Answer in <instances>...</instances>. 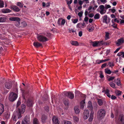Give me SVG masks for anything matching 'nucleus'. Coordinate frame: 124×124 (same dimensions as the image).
Here are the masks:
<instances>
[{
  "mask_svg": "<svg viewBox=\"0 0 124 124\" xmlns=\"http://www.w3.org/2000/svg\"><path fill=\"white\" fill-rule=\"evenodd\" d=\"M87 108L91 111L90 114V116L88 119V121L89 122H91L92 121L94 114V112L93 111V107L92 106V104L90 101L88 102Z\"/></svg>",
  "mask_w": 124,
  "mask_h": 124,
  "instance_id": "f257e3e1",
  "label": "nucleus"
},
{
  "mask_svg": "<svg viewBox=\"0 0 124 124\" xmlns=\"http://www.w3.org/2000/svg\"><path fill=\"white\" fill-rule=\"evenodd\" d=\"M106 113L105 110L103 109H99L97 113V117L98 118H103L105 116Z\"/></svg>",
  "mask_w": 124,
  "mask_h": 124,
  "instance_id": "f03ea898",
  "label": "nucleus"
},
{
  "mask_svg": "<svg viewBox=\"0 0 124 124\" xmlns=\"http://www.w3.org/2000/svg\"><path fill=\"white\" fill-rule=\"evenodd\" d=\"M17 97V95L13 92L11 93L9 95V100L11 102H13L15 101Z\"/></svg>",
  "mask_w": 124,
  "mask_h": 124,
  "instance_id": "7ed1b4c3",
  "label": "nucleus"
},
{
  "mask_svg": "<svg viewBox=\"0 0 124 124\" xmlns=\"http://www.w3.org/2000/svg\"><path fill=\"white\" fill-rule=\"evenodd\" d=\"M37 38L39 41L42 42H44L48 40L47 38L42 35H38Z\"/></svg>",
  "mask_w": 124,
  "mask_h": 124,
  "instance_id": "20e7f679",
  "label": "nucleus"
},
{
  "mask_svg": "<svg viewBox=\"0 0 124 124\" xmlns=\"http://www.w3.org/2000/svg\"><path fill=\"white\" fill-rule=\"evenodd\" d=\"M91 45H92L94 47L101 46L103 45L102 41H92L90 40Z\"/></svg>",
  "mask_w": 124,
  "mask_h": 124,
  "instance_id": "39448f33",
  "label": "nucleus"
},
{
  "mask_svg": "<svg viewBox=\"0 0 124 124\" xmlns=\"http://www.w3.org/2000/svg\"><path fill=\"white\" fill-rule=\"evenodd\" d=\"M63 95L67 96L71 99H73L74 98V94L71 92H64L62 94Z\"/></svg>",
  "mask_w": 124,
  "mask_h": 124,
  "instance_id": "423d86ee",
  "label": "nucleus"
},
{
  "mask_svg": "<svg viewBox=\"0 0 124 124\" xmlns=\"http://www.w3.org/2000/svg\"><path fill=\"white\" fill-rule=\"evenodd\" d=\"M30 117L29 116H26L23 119L22 124H30Z\"/></svg>",
  "mask_w": 124,
  "mask_h": 124,
  "instance_id": "0eeeda50",
  "label": "nucleus"
},
{
  "mask_svg": "<svg viewBox=\"0 0 124 124\" xmlns=\"http://www.w3.org/2000/svg\"><path fill=\"white\" fill-rule=\"evenodd\" d=\"M118 120L120 124H124V115H120L119 117Z\"/></svg>",
  "mask_w": 124,
  "mask_h": 124,
  "instance_id": "6e6552de",
  "label": "nucleus"
},
{
  "mask_svg": "<svg viewBox=\"0 0 124 124\" xmlns=\"http://www.w3.org/2000/svg\"><path fill=\"white\" fill-rule=\"evenodd\" d=\"M84 119H87L89 116V111L88 109L84 111Z\"/></svg>",
  "mask_w": 124,
  "mask_h": 124,
  "instance_id": "1a4fd4ad",
  "label": "nucleus"
},
{
  "mask_svg": "<svg viewBox=\"0 0 124 124\" xmlns=\"http://www.w3.org/2000/svg\"><path fill=\"white\" fill-rule=\"evenodd\" d=\"M52 120L54 124H59V122L57 117L54 116L53 117Z\"/></svg>",
  "mask_w": 124,
  "mask_h": 124,
  "instance_id": "9d476101",
  "label": "nucleus"
},
{
  "mask_svg": "<svg viewBox=\"0 0 124 124\" xmlns=\"http://www.w3.org/2000/svg\"><path fill=\"white\" fill-rule=\"evenodd\" d=\"M26 108V106L24 104H23L22 105L21 109H19L18 110V112L23 113L25 111V109Z\"/></svg>",
  "mask_w": 124,
  "mask_h": 124,
  "instance_id": "9b49d317",
  "label": "nucleus"
},
{
  "mask_svg": "<svg viewBox=\"0 0 124 124\" xmlns=\"http://www.w3.org/2000/svg\"><path fill=\"white\" fill-rule=\"evenodd\" d=\"M124 43V41L123 38H121L117 40V41L116 42V44L117 46H118Z\"/></svg>",
  "mask_w": 124,
  "mask_h": 124,
  "instance_id": "f8f14e48",
  "label": "nucleus"
},
{
  "mask_svg": "<svg viewBox=\"0 0 124 124\" xmlns=\"http://www.w3.org/2000/svg\"><path fill=\"white\" fill-rule=\"evenodd\" d=\"M9 20L13 21H20L21 19L19 17H15L10 18Z\"/></svg>",
  "mask_w": 124,
  "mask_h": 124,
  "instance_id": "ddd939ff",
  "label": "nucleus"
},
{
  "mask_svg": "<svg viewBox=\"0 0 124 124\" xmlns=\"http://www.w3.org/2000/svg\"><path fill=\"white\" fill-rule=\"evenodd\" d=\"M33 44L34 46L36 47H38L42 46V45L41 44L38 42H34Z\"/></svg>",
  "mask_w": 124,
  "mask_h": 124,
  "instance_id": "4468645a",
  "label": "nucleus"
},
{
  "mask_svg": "<svg viewBox=\"0 0 124 124\" xmlns=\"http://www.w3.org/2000/svg\"><path fill=\"white\" fill-rule=\"evenodd\" d=\"M4 111V106L3 105L0 103V114H1Z\"/></svg>",
  "mask_w": 124,
  "mask_h": 124,
  "instance_id": "2eb2a0df",
  "label": "nucleus"
},
{
  "mask_svg": "<svg viewBox=\"0 0 124 124\" xmlns=\"http://www.w3.org/2000/svg\"><path fill=\"white\" fill-rule=\"evenodd\" d=\"M50 2H48L46 4L45 2H43L42 3V7H49L50 6Z\"/></svg>",
  "mask_w": 124,
  "mask_h": 124,
  "instance_id": "dca6fc26",
  "label": "nucleus"
},
{
  "mask_svg": "<svg viewBox=\"0 0 124 124\" xmlns=\"http://www.w3.org/2000/svg\"><path fill=\"white\" fill-rule=\"evenodd\" d=\"M12 8L13 10L16 12L19 11L20 10L18 7L16 6H13L12 7Z\"/></svg>",
  "mask_w": 124,
  "mask_h": 124,
  "instance_id": "f3484780",
  "label": "nucleus"
},
{
  "mask_svg": "<svg viewBox=\"0 0 124 124\" xmlns=\"http://www.w3.org/2000/svg\"><path fill=\"white\" fill-rule=\"evenodd\" d=\"M102 22L104 23H105L106 24H108V22L107 21V15H105L104 16L102 17Z\"/></svg>",
  "mask_w": 124,
  "mask_h": 124,
  "instance_id": "a211bd4d",
  "label": "nucleus"
},
{
  "mask_svg": "<svg viewBox=\"0 0 124 124\" xmlns=\"http://www.w3.org/2000/svg\"><path fill=\"white\" fill-rule=\"evenodd\" d=\"M33 104L32 101L30 99H28L27 101V104L29 107L32 106Z\"/></svg>",
  "mask_w": 124,
  "mask_h": 124,
  "instance_id": "6ab92c4d",
  "label": "nucleus"
},
{
  "mask_svg": "<svg viewBox=\"0 0 124 124\" xmlns=\"http://www.w3.org/2000/svg\"><path fill=\"white\" fill-rule=\"evenodd\" d=\"M70 42L71 44L73 45L78 46V43L77 41H71Z\"/></svg>",
  "mask_w": 124,
  "mask_h": 124,
  "instance_id": "aec40b11",
  "label": "nucleus"
},
{
  "mask_svg": "<svg viewBox=\"0 0 124 124\" xmlns=\"http://www.w3.org/2000/svg\"><path fill=\"white\" fill-rule=\"evenodd\" d=\"M85 101L83 100L81 101L80 103V108L81 109H83L84 108V107L85 105Z\"/></svg>",
  "mask_w": 124,
  "mask_h": 124,
  "instance_id": "412c9836",
  "label": "nucleus"
},
{
  "mask_svg": "<svg viewBox=\"0 0 124 124\" xmlns=\"http://www.w3.org/2000/svg\"><path fill=\"white\" fill-rule=\"evenodd\" d=\"M47 117L46 115H43L42 116L41 120L42 122L44 123L47 119Z\"/></svg>",
  "mask_w": 124,
  "mask_h": 124,
  "instance_id": "4be33fe9",
  "label": "nucleus"
},
{
  "mask_svg": "<svg viewBox=\"0 0 124 124\" xmlns=\"http://www.w3.org/2000/svg\"><path fill=\"white\" fill-rule=\"evenodd\" d=\"M8 81H9V82H8V89H10L12 87L13 82L12 81H10L9 80H8Z\"/></svg>",
  "mask_w": 124,
  "mask_h": 124,
  "instance_id": "5701e85b",
  "label": "nucleus"
},
{
  "mask_svg": "<svg viewBox=\"0 0 124 124\" xmlns=\"http://www.w3.org/2000/svg\"><path fill=\"white\" fill-rule=\"evenodd\" d=\"M74 110L76 114H78L79 113L80 111L77 107H75L74 108Z\"/></svg>",
  "mask_w": 124,
  "mask_h": 124,
  "instance_id": "b1692460",
  "label": "nucleus"
},
{
  "mask_svg": "<svg viewBox=\"0 0 124 124\" xmlns=\"http://www.w3.org/2000/svg\"><path fill=\"white\" fill-rule=\"evenodd\" d=\"M105 72L106 74H110L112 72L109 69L107 68L105 69Z\"/></svg>",
  "mask_w": 124,
  "mask_h": 124,
  "instance_id": "393cba45",
  "label": "nucleus"
},
{
  "mask_svg": "<svg viewBox=\"0 0 124 124\" xmlns=\"http://www.w3.org/2000/svg\"><path fill=\"white\" fill-rule=\"evenodd\" d=\"M27 24L24 21L21 22L20 24L21 27H24L26 26Z\"/></svg>",
  "mask_w": 124,
  "mask_h": 124,
  "instance_id": "a878e982",
  "label": "nucleus"
},
{
  "mask_svg": "<svg viewBox=\"0 0 124 124\" xmlns=\"http://www.w3.org/2000/svg\"><path fill=\"white\" fill-rule=\"evenodd\" d=\"M117 56H120L122 57H124V52H121L118 53L117 54Z\"/></svg>",
  "mask_w": 124,
  "mask_h": 124,
  "instance_id": "bb28decb",
  "label": "nucleus"
},
{
  "mask_svg": "<svg viewBox=\"0 0 124 124\" xmlns=\"http://www.w3.org/2000/svg\"><path fill=\"white\" fill-rule=\"evenodd\" d=\"M63 103L66 106H68L69 105V101L67 99H65L63 100Z\"/></svg>",
  "mask_w": 124,
  "mask_h": 124,
  "instance_id": "cd10ccee",
  "label": "nucleus"
},
{
  "mask_svg": "<svg viewBox=\"0 0 124 124\" xmlns=\"http://www.w3.org/2000/svg\"><path fill=\"white\" fill-rule=\"evenodd\" d=\"M98 104L100 106L102 105L103 104V102L102 101V100L101 99H98Z\"/></svg>",
  "mask_w": 124,
  "mask_h": 124,
  "instance_id": "c85d7f7f",
  "label": "nucleus"
},
{
  "mask_svg": "<svg viewBox=\"0 0 124 124\" xmlns=\"http://www.w3.org/2000/svg\"><path fill=\"white\" fill-rule=\"evenodd\" d=\"M99 8L101 10L100 11L106 10L104 9L105 7L103 5H101L100 6Z\"/></svg>",
  "mask_w": 124,
  "mask_h": 124,
  "instance_id": "c756f323",
  "label": "nucleus"
},
{
  "mask_svg": "<svg viewBox=\"0 0 124 124\" xmlns=\"http://www.w3.org/2000/svg\"><path fill=\"white\" fill-rule=\"evenodd\" d=\"M106 35H105V39L106 40H107L109 38V33L108 32H105Z\"/></svg>",
  "mask_w": 124,
  "mask_h": 124,
  "instance_id": "7c9ffc66",
  "label": "nucleus"
},
{
  "mask_svg": "<svg viewBox=\"0 0 124 124\" xmlns=\"http://www.w3.org/2000/svg\"><path fill=\"white\" fill-rule=\"evenodd\" d=\"M17 22L15 23V25L17 27L19 28L21 27L20 21H16Z\"/></svg>",
  "mask_w": 124,
  "mask_h": 124,
  "instance_id": "2f4dec72",
  "label": "nucleus"
},
{
  "mask_svg": "<svg viewBox=\"0 0 124 124\" xmlns=\"http://www.w3.org/2000/svg\"><path fill=\"white\" fill-rule=\"evenodd\" d=\"M73 119L75 122H78L79 120V119L76 116H74L73 117Z\"/></svg>",
  "mask_w": 124,
  "mask_h": 124,
  "instance_id": "473e14b6",
  "label": "nucleus"
},
{
  "mask_svg": "<svg viewBox=\"0 0 124 124\" xmlns=\"http://www.w3.org/2000/svg\"><path fill=\"white\" fill-rule=\"evenodd\" d=\"M100 15L99 13L96 14L94 16V18L95 19H98L100 18Z\"/></svg>",
  "mask_w": 124,
  "mask_h": 124,
  "instance_id": "72a5a7b5",
  "label": "nucleus"
},
{
  "mask_svg": "<svg viewBox=\"0 0 124 124\" xmlns=\"http://www.w3.org/2000/svg\"><path fill=\"white\" fill-rule=\"evenodd\" d=\"M34 124H38L39 122L38 120L36 118H35L33 120Z\"/></svg>",
  "mask_w": 124,
  "mask_h": 124,
  "instance_id": "f704fd0d",
  "label": "nucleus"
},
{
  "mask_svg": "<svg viewBox=\"0 0 124 124\" xmlns=\"http://www.w3.org/2000/svg\"><path fill=\"white\" fill-rule=\"evenodd\" d=\"M16 5L19 6L20 8H22L23 7V5L20 2H17V3Z\"/></svg>",
  "mask_w": 124,
  "mask_h": 124,
  "instance_id": "c9c22d12",
  "label": "nucleus"
},
{
  "mask_svg": "<svg viewBox=\"0 0 124 124\" xmlns=\"http://www.w3.org/2000/svg\"><path fill=\"white\" fill-rule=\"evenodd\" d=\"M77 27L78 28H83L82 25V23H78L77 25Z\"/></svg>",
  "mask_w": 124,
  "mask_h": 124,
  "instance_id": "e433bc0d",
  "label": "nucleus"
},
{
  "mask_svg": "<svg viewBox=\"0 0 124 124\" xmlns=\"http://www.w3.org/2000/svg\"><path fill=\"white\" fill-rule=\"evenodd\" d=\"M5 18L4 17H0V22H4L5 20Z\"/></svg>",
  "mask_w": 124,
  "mask_h": 124,
  "instance_id": "4c0bfd02",
  "label": "nucleus"
},
{
  "mask_svg": "<svg viewBox=\"0 0 124 124\" xmlns=\"http://www.w3.org/2000/svg\"><path fill=\"white\" fill-rule=\"evenodd\" d=\"M4 4L3 1L0 0V8H2L4 7Z\"/></svg>",
  "mask_w": 124,
  "mask_h": 124,
  "instance_id": "58836bf2",
  "label": "nucleus"
},
{
  "mask_svg": "<svg viewBox=\"0 0 124 124\" xmlns=\"http://www.w3.org/2000/svg\"><path fill=\"white\" fill-rule=\"evenodd\" d=\"M1 11L3 13H8V9H2L1 10Z\"/></svg>",
  "mask_w": 124,
  "mask_h": 124,
  "instance_id": "ea45409f",
  "label": "nucleus"
},
{
  "mask_svg": "<svg viewBox=\"0 0 124 124\" xmlns=\"http://www.w3.org/2000/svg\"><path fill=\"white\" fill-rule=\"evenodd\" d=\"M117 80L118 81L116 83V84L118 85L119 86L121 85L120 83V80L119 78H117Z\"/></svg>",
  "mask_w": 124,
  "mask_h": 124,
  "instance_id": "a19ab883",
  "label": "nucleus"
},
{
  "mask_svg": "<svg viewBox=\"0 0 124 124\" xmlns=\"http://www.w3.org/2000/svg\"><path fill=\"white\" fill-rule=\"evenodd\" d=\"M121 93V92L120 91H117L116 92V94L118 96L120 95Z\"/></svg>",
  "mask_w": 124,
  "mask_h": 124,
  "instance_id": "79ce46f5",
  "label": "nucleus"
},
{
  "mask_svg": "<svg viewBox=\"0 0 124 124\" xmlns=\"http://www.w3.org/2000/svg\"><path fill=\"white\" fill-rule=\"evenodd\" d=\"M72 21L73 22V23H76L78 21V19H72Z\"/></svg>",
  "mask_w": 124,
  "mask_h": 124,
  "instance_id": "37998d69",
  "label": "nucleus"
},
{
  "mask_svg": "<svg viewBox=\"0 0 124 124\" xmlns=\"http://www.w3.org/2000/svg\"><path fill=\"white\" fill-rule=\"evenodd\" d=\"M44 109L45 111L47 112H48L49 111V107L48 106H46L44 107Z\"/></svg>",
  "mask_w": 124,
  "mask_h": 124,
  "instance_id": "c03bdc74",
  "label": "nucleus"
},
{
  "mask_svg": "<svg viewBox=\"0 0 124 124\" xmlns=\"http://www.w3.org/2000/svg\"><path fill=\"white\" fill-rule=\"evenodd\" d=\"M64 124H71V122L70 121H64Z\"/></svg>",
  "mask_w": 124,
  "mask_h": 124,
  "instance_id": "a18cd8bd",
  "label": "nucleus"
},
{
  "mask_svg": "<svg viewBox=\"0 0 124 124\" xmlns=\"http://www.w3.org/2000/svg\"><path fill=\"white\" fill-rule=\"evenodd\" d=\"M72 1V0H70V1H67V4L68 5V6H69L70 4H71Z\"/></svg>",
  "mask_w": 124,
  "mask_h": 124,
  "instance_id": "49530a36",
  "label": "nucleus"
},
{
  "mask_svg": "<svg viewBox=\"0 0 124 124\" xmlns=\"http://www.w3.org/2000/svg\"><path fill=\"white\" fill-rule=\"evenodd\" d=\"M110 98L112 100H115L116 99V97L113 95H112Z\"/></svg>",
  "mask_w": 124,
  "mask_h": 124,
  "instance_id": "de8ad7c7",
  "label": "nucleus"
},
{
  "mask_svg": "<svg viewBox=\"0 0 124 124\" xmlns=\"http://www.w3.org/2000/svg\"><path fill=\"white\" fill-rule=\"evenodd\" d=\"M83 13V11H81V12H80L78 13V15L80 17H81L82 16Z\"/></svg>",
  "mask_w": 124,
  "mask_h": 124,
  "instance_id": "09e8293b",
  "label": "nucleus"
},
{
  "mask_svg": "<svg viewBox=\"0 0 124 124\" xmlns=\"http://www.w3.org/2000/svg\"><path fill=\"white\" fill-rule=\"evenodd\" d=\"M111 7L110 5H105V8L106 9H107Z\"/></svg>",
  "mask_w": 124,
  "mask_h": 124,
  "instance_id": "8fccbe9b",
  "label": "nucleus"
},
{
  "mask_svg": "<svg viewBox=\"0 0 124 124\" xmlns=\"http://www.w3.org/2000/svg\"><path fill=\"white\" fill-rule=\"evenodd\" d=\"M100 77L101 78H103L104 77V76L102 74V71H101L100 72Z\"/></svg>",
  "mask_w": 124,
  "mask_h": 124,
  "instance_id": "3c124183",
  "label": "nucleus"
},
{
  "mask_svg": "<svg viewBox=\"0 0 124 124\" xmlns=\"http://www.w3.org/2000/svg\"><path fill=\"white\" fill-rule=\"evenodd\" d=\"M108 65H109V66L111 67H112L114 66L113 63L111 62H109L108 63Z\"/></svg>",
  "mask_w": 124,
  "mask_h": 124,
  "instance_id": "603ef678",
  "label": "nucleus"
},
{
  "mask_svg": "<svg viewBox=\"0 0 124 124\" xmlns=\"http://www.w3.org/2000/svg\"><path fill=\"white\" fill-rule=\"evenodd\" d=\"M106 10H103L102 11H100V13L101 14L103 15L106 12Z\"/></svg>",
  "mask_w": 124,
  "mask_h": 124,
  "instance_id": "864d4df0",
  "label": "nucleus"
},
{
  "mask_svg": "<svg viewBox=\"0 0 124 124\" xmlns=\"http://www.w3.org/2000/svg\"><path fill=\"white\" fill-rule=\"evenodd\" d=\"M65 21L64 19H63L62 20L61 23V24L62 25H64L65 23Z\"/></svg>",
  "mask_w": 124,
  "mask_h": 124,
  "instance_id": "5fc2aeb1",
  "label": "nucleus"
},
{
  "mask_svg": "<svg viewBox=\"0 0 124 124\" xmlns=\"http://www.w3.org/2000/svg\"><path fill=\"white\" fill-rule=\"evenodd\" d=\"M21 102L20 101H18L17 102V105H16L17 107H18L20 105V104H21Z\"/></svg>",
  "mask_w": 124,
  "mask_h": 124,
  "instance_id": "6e6d98bb",
  "label": "nucleus"
},
{
  "mask_svg": "<svg viewBox=\"0 0 124 124\" xmlns=\"http://www.w3.org/2000/svg\"><path fill=\"white\" fill-rule=\"evenodd\" d=\"M87 29L89 32H92L93 30V27H91L90 28H87Z\"/></svg>",
  "mask_w": 124,
  "mask_h": 124,
  "instance_id": "4d7b16f0",
  "label": "nucleus"
},
{
  "mask_svg": "<svg viewBox=\"0 0 124 124\" xmlns=\"http://www.w3.org/2000/svg\"><path fill=\"white\" fill-rule=\"evenodd\" d=\"M83 1H82L81 0H78V3L80 5H81L83 4Z\"/></svg>",
  "mask_w": 124,
  "mask_h": 124,
  "instance_id": "13d9d810",
  "label": "nucleus"
},
{
  "mask_svg": "<svg viewBox=\"0 0 124 124\" xmlns=\"http://www.w3.org/2000/svg\"><path fill=\"white\" fill-rule=\"evenodd\" d=\"M109 10L110 11H111L113 13H114L116 11V10L114 9H110Z\"/></svg>",
  "mask_w": 124,
  "mask_h": 124,
  "instance_id": "bf43d9fd",
  "label": "nucleus"
},
{
  "mask_svg": "<svg viewBox=\"0 0 124 124\" xmlns=\"http://www.w3.org/2000/svg\"><path fill=\"white\" fill-rule=\"evenodd\" d=\"M51 34L50 33H47L46 36L48 38H50L51 36Z\"/></svg>",
  "mask_w": 124,
  "mask_h": 124,
  "instance_id": "052dcab7",
  "label": "nucleus"
},
{
  "mask_svg": "<svg viewBox=\"0 0 124 124\" xmlns=\"http://www.w3.org/2000/svg\"><path fill=\"white\" fill-rule=\"evenodd\" d=\"M88 18L87 16H86L84 18V21L86 23L88 22Z\"/></svg>",
  "mask_w": 124,
  "mask_h": 124,
  "instance_id": "680f3d73",
  "label": "nucleus"
},
{
  "mask_svg": "<svg viewBox=\"0 0 124 124\" xmlns=\"http://www.w3.org/2000/svg\"><path fill=\"white\" fill-rule=\"evenodd\" d=\"M115 78L114 77H110L108 79V81L112 80Z\"/></svg>",
  "mask_w": 124,
  "mask_h": 124,
  "instance_id": "e2e57ef3",
  "label": "nucleus"
},
{
  "mask_svg": "<svg viewBox=\"0 0 124 124\" xmlns=\"http://www.w3.org/2000/svg\"><path fill=\"white\" fill-rule=\"evenodd\" d=\"M22 113H20L19 112V113H18V118H19L21 117V114Z\"/></svg>",
  "mask_w": 124,
  "mask_h": 124,
  "instance_id": "0e129e2a",
  "label": "nucleus"
},
{
  "mask_svg": "<svg viewBox=\"0 0 124 124\" xmlns=\"http://www.w3.org/2000/svg\"><path fill=\"white\" fill-rule=\"evenodd\" d=\"M110 86L112 87H115V84L114 83H110Z\"/></svg>",
  "mask_w": 124,
  "mask_h": 124,
  "instance_id": "69168bd1",
  "label": "nucleus"
},
{
  "mask_svg": "<svg viewBox=\"0 0 124 124\" xmlns=\"http://www.w3.org/2000/svg\"><path fill=\"white\" fill-rule=\"evenodd\" d=\"M97 63L99 64L101 63V60H98L96 61Z\"/></svg>",
  "mask_w": 124,
  "mask_h": 124,
  "instance_id": "338daca9",
  "label": "nucleus"
},
{
  "mask_svg": "<svg viewBox=\"0 0 124 124\" xmlns=\"http://www.w3.org/2000/svg\"><path fill=\"white\" fill-rule=\"evenodd\" d=\"M94 16V14L93 13H91L89 15V17L92 18Z\"/></svg>",
  "mask_w": 124,
  "mask_h": 124,
  "instance_id": "774afa93",
  "label": "nucleus"
}]
</instances>
